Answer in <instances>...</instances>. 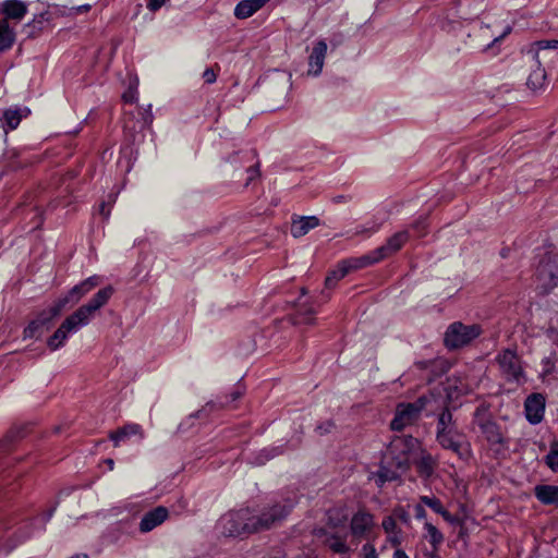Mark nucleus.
I'll use <instances>...</instances> for the list:
<instances>
[{"instance_id":"nucleus-17","label":"nucleus","mask_w":558,"mask_h":558,"mask_svg":"<svg viewBox=\"0 0 558 558\" xmlns=\"http://www.w3.org/2000/svg\"><path fill=\"white\" fill-rule=\"evenodd\" d=\"M408 239H409L408 231L404 230V231L397 232L387 240V243L385 245H381L374 251L377 254L379 260H383L384 258L398 252L405 244Z\"/></svg>"},{"instance_id":"nucleus-46","label":"nucleus","mask_w":558,"mask_h":558,"mask_svg":"<svg viewBox=\"0 0 558 558\" xmlns=\"http://www.w3.org/2000/svg\"><path fill=\"white\" fill-rule=\"evenodd\" d=\"M48 15H49L48 12H44V13H40L39 15L35 16L34 20L32 21V24L34 25V27H37V24L41 25L44 22H47Z\"/></svg>"},{"instance_id":"nucleus-42","label":"nucleus","mask_w":558,"mask_h":558,"mask_svg":"<svg viewBox=\"0 0 558 558\" xmlns=\"http://www.w3.org/2000/svg\"><path fill=\"white\" fill-rule=\"evenodd\" d=\"M338 512L337 510L331 511L329 514V524L333 527H338L344 524L347 521V517L343 514L341 517H335L333 513Z\"/></svg>"},{"instance_id":"nucleus-1","label":"nucleus","mask_w":558,"mask_h":558,"mask_svg":"<svg viewBox=\"0 0 558 558\" xmlns=\"http://www.w3.org/2000/svg\"><path fill=\"white\" fill-rule=\"evenodd\" d=\"M114 289L107 286L100 290L84 305L80 306L75 312L68 316L60 327L48 339L47 345L52 351L61 348L70 335L77 332L81 328L87 326L96 312L104 307L111 296Z\"/></svg>"},{"instance_id":"nucleus-52","label":"nucleus","mask_w":558,"mask_h":558,"mask_svg":"<svg viewBox=\"0 0 558 558\" xmlns=\"http://www.w3.org/2000/svg\"><path fill=\"white\" fill-rule=\"evenodd\" d=\"M122 98L125 102H133L135 99L134 92L129 90V92L124 93Z\"/></svg>"},{"instance_id":"nucleus-8","label":"nucleus","mask_w":558,"mask_h":558,"mask_svg":"<svg viewBox=\"0 0 558 558\" xmlns=\"http://www.w3.org/2000/svg\"><path fill=\"white\" fill-rule=\"evenodd\" d=\"M101 278L97 275H94L83 280L78 284L74 286L64 296L59 298L52 304V315H60V313L69 303H78L84 295H86L89 291L99 286Z\"/></svg>"},{"instance_id":"nucleus-24","label":"nucleus","mask_w":558,"mask_h":558,"mask_svg":"<svg viewBox=\"0 0 558 558\" xmlns=\"http://www.w3.org/2000/svg\"><path fill=\"white\" fill-rule=\"evenodd\" d=\"M534 495L543 505H558V486L537 485Z\"/></svg>"},{"instance_id":"nucleus-4","label":"nucleus","mask_w":558,"mask_h":558,"mask_svg":"<svg viewBox=\"0 0 558 558\" xmlns=\"http://www.w3.org/2000/svg\"><path fill=\"white\" fill-rule=\"evenodd\" d=\"M482 328L480 325H464L461 322L450 324L445 332V345L450 349H460L480 337Z\"/></svg>"},{"instance_id":"nucleus-58","label":"nucleus","mask_w":558,"mask_h":558,"mask_svg":"<svg viewBox=\"0 0 558 558\" xmlns=\"http://www.w3.org/2000/svg\"><path fill=\"white\" fill-rule=\"evenodd\" d=\"M481 32H482L483 36H487L488 32H489V26L488 25L481 26Z\"/></svg>"},{"instance_id":"nucleus-35","label":"nucleus","mask_w":558,"mask_h":558,"mask_svg":"<svg viewBox=\"0 0 558 558\" xmlns=\"http://www.w3.org/2000/svg\"><path fill=\"white\" fill-rule=\"evenodd\" d=\"M544 462L553 472H558V442L550 446L549 452L544 457Z\"/></svg>"},{"instance_id":"nucleus-59","label":"nucleus","mask_w":558,"mask_h":558,"mask_svg":"<svg viewBox=\"0 0 558 558\" xmlns=\"http://www.w3.org/2000/svg\"><path fill=\"white\" fill-rule=\"evenodd\" d=\"M106 463L108 464V466H109V469H110V470H113L114 462H113V460H112V459H107V460H106Z\"/></svg>"},{"instance_id":"nucleus-3","label":"nucleus","mask_w":558,"mask_h":558,"mask_svg":"<svg viewBox=\"0 0 558 558\" xmlns=\"http://www.w3.org/2000/svg\"><path fill=\"white\" fill-rule=\"evenodd\" d=\"M418 446L420 442L415 437L410 435L396 436L387 448L385 459H390L400 472H405L410 466L411 457Z\"/></svg>"},{"instance_id":"nucleus-20","label":"nucleus","mask_w":558,"mask_h":558,"mask_svg":"<svg viewBox=\"0 0 558 558\" xmlns=\"http://www.w3.org/2000/svg\"><path fill=\"white\" fill-rule=\"evenodd\" d=\"M268 0H242L234 8V16L240 20L248 19L260 10Z\"/></svg>"},{"instance_id":"nucleus-32","label":"nucleus","mask_w":558,"mask_h":558,"mask_svg":"<svg viewBox=\"0 0 558 558\" xmlns=\"http://www.w3.org/2000/svg\"><path fill=\"white\" fill-rule=\"evenodd\" d=\"M349 274L348 268L345 267L344 263L341 262L338 267L330 272V275L326 278L325 284L326 288L330 289L333 288L339 280L344 278Z\"/></svg>"},{"instance_id":"nucleus-37","label":"nucleus","mask_w":558,"mask_h":558,"mask_svg":"<svg viewBox=\"0 0 558 558\" xmlns=\"http://www.w3.org/2000/svg\"><path fill=\"white\" fill-rule=\"evenodd\" d=\"M420 500L423 505L429 507L436 513H439L444 509L441 501L436 497L421 496Z\"/></svg>"},{"instance_id":"nucleus-30","label":"nucleus","mask_w":558,"mask_h":558,"mask_svg":"<svg viewBox=\"0 0 558 558\" xmlns=\"http://www.w3.org/2000/svg\"><path fill=\"white\" fill-rule=\"evenodd\" d=\"M14 41V32L9 27L8 21H0V51L12 46Z\"/></svg>"},{"instance_id":"nucleus-31","label":"nucleus","mask_w":558,"mask_h":558,"mask_svg":"<svg viewBox=\"0 0 558 558\" xmlns=\"http://www.w3.org/2000/svg\"><path fill=\"white\" fill-rule=\"evenodd\" d=\"M416 468H417L418 474L421 476L427 478V477H429L434 473L435 461H434V459L429 454L423 456L417 461Z\"/></svg>"},{"instance_id":"nucleus-28","label":"nucleus","mask_w":558,"mask_h":558,"mask_svg":"<svg viewBox=\"0 0 558 558\" xmlns=\"http://www.w3.org/2000/svg\"><path fill=\"white\" fill-rule=\"evenodd\" d=\"M243 517L245 518L246 534L262 532L260 520L258 512L251 510L250 508L242 509Z\"/></svg>"},{"instance_id":"nucleus-25","label":"nucleus","mask_w":558,"mask_h":558,"mask_svg":"<svg viewBox=\"0 0 558 558\" xmlns=\"http://www.w3.org/2000/svg\"><path fill=\"white\" fill-rule=\"evenodd\" d=\"M138 435L141 439L144 438V432L138 424H126L123 427L119 428L114 433L110 434V439L114 442L117 447L120 441L124 440L128 437Z\"/></svg>"},{"instance_id":"nucleus-11","label":"nucleus","mask_w":558,"mask_h":558,"mask_svg":"<svg viewBox=\"0 0 558 558\" xmlns=\"http://www.w3.org/2000/svg\"><path fill=\"white\" fill-rule=\"evenodd\" d=\"M293 508L291 501L284 504L278 502L269 507H265L258 511L260 525L263 531L269 530L276 524L282 522Z\"/></svg>"},{"instance_id":"nucleus-26","label":"nucleus","mask_w":558,"mask_h":558,"mask_svg":"<svg viewBox=\"0 0 558 558\" xmlns=\"http://www.w3.org/2000/svg\"><path fill=\"white\" fill-rule=\"evenodd\" d=\"M348 268L349 272L353 269H360L363 267H366L368 265L375 264L380 262L375 251H372L361 257L357 258H350L342 260Z\"/></svg>"},{"instance_id":"nucleus-12","label":"nucleus","mask_w":558,"mask_h":558,"mask_svg":"<svg viewBox=\"0 0 558 558\" xmlns=\"http://www.w3.org/2000/svg\"><path fill=\"white\" fill-rule=\"evenodd\" d=\"M375 526L374 515L365 509L356 511L350 521V532L355 538H364Z\"/></svg>"},{"instance_id":"nucleus-36","label":"nucleus","mask_w":558,"mask_h":558,"mask_svg":"<svg viewBox=\"0 0 558 558\" xmlns=\"http://www.w3.org/2000/svg\"><path fill=\"white\" fill-rule=\"evenodd\" d=\"M315 311L312 306H302L298 313V323L311 324Z\"/></svg>"},{"instance_id":"nucleus-29","label":"nucleus","mask_w":558,"mask_h":558,"mask_svg":"<svg viewBox=\"0 0 558 558\" xmlns=\"http://www.w3.org/2000/svg\"><path fill=\"white\" fill-rule=\"evenodd\" d=\"M424 530L426 531L425 537L428 539L434 550H437L444 542L442 533L430 522H425Z\"/></svg>"},{"instance_id":"nucleus-33","label":"nucleus","mask_w":558,"mask_h":558,"mask_svg":"<svg viewBox=\"0 0 558 558\" xmlns=\"http://www.w3.org/2000/svg\"><path fill=\"white\" fill-rule=\"evenodd\" d=\"M327 545L336 554H347L349 551L345 541L335 534L328 537Z\"/></svg>"},{"instance_id":"nucleus-41","label":"nucleus","mask_w":558,"mask_h":558,"mask_svg":"<svg viewBox=\"0 0 558 558\" xmlns=\"http://www.w3.org/2000/svg\"><path fill=\"white\" fill-rule=\"evenodd\" d=\"M511 32V27L510 26H507L505 28V31L498 35V36H494L492 41L488 43L487 45L484 46L483 50H488L489 48H492L495 44L501 41L507 35H509Z\"/></svg>"},{"instance_id":"nucleus-61","label":"nucleus","mask_w":558,"mask_h":558,"mask_svg":"<svg viewBox=\"0 0 558 558\" xmlns=\"http://www.w3.org/2000/svg\"><path fill=\"white\" fill-rule=\"evenodd\" d=\"M90 7L88 4L81 7L80 11H87Z\"/></svg>"},{"instance_id":"nucleus-40","label":"nucleus","mask_w":558,"mask_h":558,"mask_svg":"<svg viewBox=\"0 0 558 558\" xmlns=\"http://www.w3.org/2000/svg\"><path fill=\"white\" fill-rule=\"evenodd\" d=\"M362 558H378L377 551L374 545L367 543L362 546L361 550Z\"/></svg>"},{"instance_id":"nucleus-39","label":"nucleus","mask_w":558,"mask_h":558,"mask_svg":"<svg viewBox=\"0 0 558 558\" xmlns=\"http://www.w3.org/2000/svg\"><path fill=\"white\" fill-rule=\"evenodd\" d=\"M537 50L558 49V39L539 40L535 43Z\"/></svg>"},{"instance_id":"nucleus-44","label":"nucleus","mask_w":558,"mask_h":558,"mask_svg":"<svg viewBox=\"0 0 558 558\" xmlns=\"http://www.w3.org/2000/svg\"><path fill=\"white\" fill-rule=\"evenodd\" d=\"M203 78L207 84H213L217 80V72L214 68H208L203 73Z\"/></svg>"},{"instance_id":"nucleus-47","label":"nucleus","mask_w":558,"mask_h":558,"mask_svg":"<svg viewBox=\"0 0 558 558\" xmlns=\"http://www.w3.org/2000/svg\"><path fill=\"white\" fill-rule=\"evenodd\" d=\"M414 517L417 520H423L426 518V511L422 505H416L414 507Z\"/></svg>"},{"instance_id":"nucleus-53","label":"nucleus","mask_w":558,"mask_h":558,"mask_svg":"<svg viewBox=\"0 0 558 558\" xmlns=\"http://www.w3.org/2000/svg\"><path fill=\"white\" fill-rule=\"evenodd\" d=\"M247 172H248V179H247L248 181L253 180L259 173L257 167H250L247 169Z\"/></svg>"},{"instance_id":"nucleus-54","label":"nucleus","mask_w":558,"mask_h":558,"mask_svg":"<svg viewBox=\"0 0 558 558\" xmlns=\"http://www.w3.org/2000/svg\"><path fill=\"white\" fill-rule=\"evenodd\" d=\"M392 558H410V557L403 549L398 548L395 550Z\"/></svg>"},{"instance_id":"nucleus-9","label":"nucleus","mask_w":558,"mask_h":558,"mask_svg":"<svg viewBox=\"0 0 558 558\" xmlns=\"http://www.w3.org/2000/svg\"><path fill=\"white\" fill-rule=\"evenodd\" d=\"M436 440L441 448L451 450L464 462H469L473 458L471 444L460 430L438 437Z\"/></svg>"},{"instance_id":"nucleus-16","label":"nucleus","mask_w":558,"mask_h":558,"mask_svg":"<svg viewBox=\"0 0 558 558\" xmlns=\"http://www.w3.org/2000/svg\"><path fill=\"white\" fill-rule=\"evenodd\" d=\"M327 53V43L320 39L315 43L308 57V74L317 76L322 73Z\"/></svg>"},{"instance_id":"nucleus-6","label":"nucleus","mask_w":558,"mask_h":558,"mask_svg":"<svg viewBox=\"0 0 558 558\" xmlns=\"http://www.w3.org/2000/svg\"><path fill=\"white\" fill-rule=\"evenodd\" d=\"M428 400L426 396H422L414 402L398 404L395 417L390 423L391 429L402 430L404 427L414 424L420 418L421 412L425 409Z\"/></svg>"},{"instance_id":"nucleus-19","label":"nucleus","mask_w":558,"mask_h":558,"mask_svg":"<svg viewBox=\"0 0 558 558\" xmlns=\"http://www.w3.org/2000/svg\"><path fill=\"white\" fill-rule=\"evenodd\" d=\"M52 305L43 311L36 319L32 320L24 329L23 335L24 338H34L36 337L37 332L49 322H51L54 317L58 315H52Z\"/></svg>"},{"instance_id":"nucleus-49","label":"nucleus","mask_w":558,"mask_h":558,"mask_svg":"<svg viewBox=\"0 0 558 558\" xmlns=\"http://www.w3.org/2000/svg\"><path fill=\"white\" fill-rule=\"evenodd\" d=\"M214 407L215 405L213 403H207L202 410H199L195 414H193V416L201 417L203 414L208 413L209 411H211L214 409Z\"/></svg>"},{"instance_id":"nucleus-10","label":"nucleus","mask_w":558,"mask_h":558,"mask_svg":"<svg viewBox=\"0 0 558 558\" xmlns=\"http://www.w3.org/2000/svg\"><path fill=\"white\" fill-rule=\"evenodd\" d=\"M245 518L242 509L229 511L217 522V529L220 534L228 537H236L246 534Z\"/></svg>"},{"instance_id":"nucleus-21","label":"nucleus","mask_w":558,"mask_h":558,"mask_svg":"<svg viewBox=\"0 0 558 558\" xmlns=\"http://www.w3.org/2000/svg\"><path fill=\"white\" fill-rule=\"evenodd\" d=\"M457 423L449 409H445L437 420L436 438L458 432Z\"/></svg>"},{"instance_id":"nucleus-34","label":"nucleus","mask_w":558,"mask_h":558,"mask_svg":"<svg viewBox=\"0 0 558 558\" xmlns=\"http://www.w3.org/2000/svg\"><path fill=\"white\" fill-rule=\"evenodd\" d=\"M557 361H558V354H557L556 351L551 352L550 355L545 356L542 360V362H541V365H542L541 374H542L543 377L550 375L555 371Z\"/></svg>"},{"instance_id":"nucleus-23","label":"nucleus","mask_w":558,"mask_h":558,"mask_svg":"<svg viewBox=\"0 0 558 558\" xmlns=\"http://www.w3.org/2000/svg\"><path fill=\"white\" fill-rule=\"evenodd\" d=\"M400 470H398L390 459H385L376 473V483L379 487H381L386 482H392L399 478Z\"/></svg>"},{"instance_id":"nucleus-7","label":"nucleus","mask_w":558,"mask_h":558,"mask_svg":"<svg viewBox=\"0 0 558 558\" xmlns=\"http://www.w3.org/2000/svg\"><path fill=\"white\" fill-rule=\"evenodd\" d=\"M500 374L509 383L522 384L525 381V373L523 371L521 360L515 351L505 349L496 356Z\"/></svg>"},{"instance_id":"nucleus-56","label":"nucleus","mask_w":558,"mask_h":558,"mask_svg":"<svg viewBox=\"0 0 558 558\" xmlns=\"http://www.w3.org/2000/svg\"><path fill=\"white\" fill-rule=\"evenodd\" d=\"M100 214L104 215L106 218L109 217L110 210H106V204L105 203H102L100 205Z\"/></svg>"},{"instance_id":"nucleus-14","label":"nucleus","mask_w":558,"mask_h":558,"mask_svg":"<svg viewBox=\"0 0 558 558\" xmlns=\"http://www.w3.org/2000/svg\"><path fill=\"white\" fill-rule=\"evenodd\" d=\"M168 517L169 510L163 506H158L143 515L140 522V531L148 533L162 524Z\"/></svg>"},{"instance_id":"nucleus-27","label":"nucleus","mask_w":558,"mask_h":558,"mask_svg":"<svg viewBox=\"0 0 558 558\" xmlns=\"http://www.w3.org/2000/svg\"><path fill=\"white\" fill-rule=\"evenodd\" d=\"M546 80L545 69L541 65L539 61L536 60V66L529 74L526 85L532 90H537L544 86Z\"/></svg>"},{"instance_id":"nucleus-51","label":"nucleus","mask_w":558,"mask_h":558,"mask_svg":"<svg viewBox=\"0 0 558 558\" xmlns=\"http://www.w3.org/2000/svg\"><path fill=\"white\" fill-rule=\"evenodd\" d=\"M349 201H351V196H349V195H338L332 198V202L335 204L347 203Z\"/></svg>"},{"instance_id":"nucleus-18","label":"nucleus","mask_w":558,"mask_h":558,"mask_svg":"<svg viewBox=\"0 0 558 558\" xmlns=\"http://www.w3.org/2000/svg\"><path fill=\"white\" fill-rule=\"evenodd\" d=\"M320 225L316 216H295L292 217L291 234L293 238H301L307 234L311 230Z\"/></svg>"},{"instance_id":"nucleus-5","label":"nucleus","mask_w":558,"mask_h":558,"mask_svg":"<svg viewBox=\"0 0 558 558\" xmlns=\"http://www.w3.org/2000/svg\"><path fill=\"white\" fill-rule=\"evenodd\" d=\"M536 277L544 291L558 287V252L548 248L544 252L536 267Z\"/></svg>"},{"instance_id":"nucleus-48","label":"nucleus","mask_w":558,"mask_h":558,"mask_svg":"<svg viewBox=\"0 0 558 558\" xmlns=\"http://www.w3.org/2000/svg\"><path fill=\"white\" fill-rule=\"evenodd\" d=\"M546 337L551 340L553 342H558V331L554 327H549L546 330Z\"/></svg>"},{"instance_id":"nucleus-38","label":"nucleus","mask_w":558,"mask_h":558,"mask_svg":"<svg viewBox=\"0 0 558 558\" xmlns=\"http://www.w3.org/2000/svg\"><path fill=\"white\" fill-rule=\"evenodd\" d=\"M381 526L384 531L388 534L396 533L398 529L397 521L391 515H388L383 520Z\"/></svg>"},{"instance_id":"nucleus-60","label":"nucleus","mask_w":558,"mask_h":558,"mask_svg":"<svg viewBox=\"0 0 558 558\" xmlns=\"http://www.w3.org/2000/svg\"><path fill=\"white\" fill-rule=\"evenodd\" d=\"M263 452L265 453V460H268L272 457L271 454L268 453L267 450H264Z\"/></svg>"},{"instance_id":"nucleus-22","label":"nucleus","mask_w":558,"mask_h":558,"mask_svg":"<svg viewBox=\"0 0 558 558\" xmlns=\"http://www.w3.org/2000/svg\"><path fill=\"white\" fill-rule=\"evenodd\" d=\"M2 12L5 19L21 21L27 13V5L21 0H5L2 3Z\"/></svg>"},{"instance_id":"nucleus-62","label":"nucleus","mask_w":558,"mask_h":558,"mask_svg":"<svg viewBox=\"0 0 558 558\" xmlns=\"http://www.w3.org/2000/svg\"><path fill=\"white\" fill-rule=\"evenodd\" d=\"M392 542L397 543V544L399 543V541L397 538H393Z\"/></svg>"},{"instance_id":"nucleus-45","label":"nucleus","mask_w":558,"mask_h":558,"mask_svg":"<svg viewBox=\"0 0 558 558\" xmlns=\"http://www.w3.org/2000/svg\"><path fill=\"white\" fill-rule=\"evenodd\" d=\"M412 228L417 231L418 236L424 235L426 229V219L420 218L417 221L413 223Z\"/></svg>"},{"instance_id":"nucleus-50","label":"nucleus","mask_w":558,"mask_h":558,"mask_svg":"<svg viewBox=\"0 0 558 558\" xmlns=\"http://www.w3.org/2000/svg\"><path fill=\"white\" fill-rule=\"evenodd\" d=\"M438 514H440L447 522H450V523L456 522V518L449 511H447L445 508Z\"/></svg>"},{"instance_id":"nucleus-2","label":"nucleus","mask_w":558,"mask_h":558,"mask_svg":"<svg viewBox=\"0 0 558 558\" xmlns=\"http://www.w3.org/2000/svg\"><path fill=\"white\" fill-rule=\"evenodd\" d=\"M473 423L480 428L482 436L494 451L500 452L508 448V440L487 405L481 404L476 408Z\"/></svg>"},{"instance_id":"nucleus-55","label":"nucleus","mask_w":558,"mask_h":558,"mask_svg":"<svg viewBox=\"0 0 558 558\" xmlns=\"http://www.w3.org/2000/svg\"><path fill=\"white\" fill-rule=\"evenodd\" d=\"M378 229H379V226H373L372 228H368V229L363 228L361 230H357L356 233H363L365 231H369V232L374 233V232H377Z\"/></svg>"},{"instance_id":"nucleus-43","label":"nucleus","mask_w":558,"mask_h":558,"mask_svg":"<svg viewBox=\"0 0 558 558\" xmlns=\"http://www.w3.org/2000/svg\"><path fill=\"white\" fill-rule=\"evenodd\" d=\"M169 1L170 0H147L146 7L150 12H156Z\"/></svg>"},{"instance_id":"nucleus-15","label":"nucleus","mask_w":558,"mask_h":558,"mask_svg":"<svg viewBox=\"0 0 558 558\" xmlns=\"http://www.w3.org/2000/svg\"><path fill=\"white\" fill-rule=\"evenodd\" d=\"M29 114V108L22 106H14L3 110L0 121L4 123V134L7 135L10 130H15L22 119L27 118Z\"/></svg>"},{"instance_id":"nucleus-57","label":"nucleus","mask_w":558,"mask_h":558,"mask_svg":"<svg viewBox=\"0 0 558 558\" xmlns=\"http://www.w3.org/2000/svg\"><path fill=\"white\" fill-rule=\"evenodd\" d=\"M241 396H242V391L236 390V391H234V392H232V393H231V400H232V401H235V400H238Z\"/></svg>"},{"instance_id":"nucleus-13","label":"nucleus","mask_w":558,"mask_h":558,"mask_svg":"<svg viewBox=\"0 0 558 558\" xmlns=\"http://www.w3.org/2000/svg\"><path fill=\"white\" fill-rule=\"evenodd\" d=\"M525 416L529 423L536 425L544 418L545 398L541 393H532L524 402Z\"/></svg>"}]
</instances>
